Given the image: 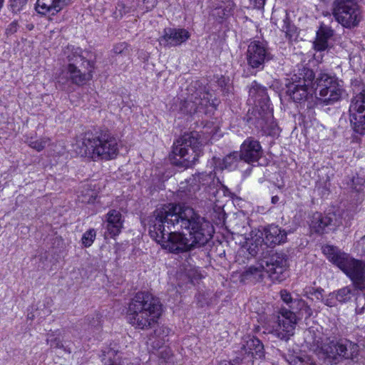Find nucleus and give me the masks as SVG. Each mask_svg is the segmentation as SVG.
<instances>
[{
	"label": "nucleus",
	"instance_id": "19",
	"mask_svg": "<svg viewBox=\"0 0 365 365\" xmlns=\"http://www.w3.org/2000/svg\"><path fill=\"white\" fill-rule=\"evenodd\" d=\"M264 238L262 240L268 246H275L287 241V232L278 225H270L264 229Z\"/></svg>",
	"mask_w": 365,
	"mask_h": 365
},
{
	"label": "nucleus",
	"instance_id": "5",
	"mask_svg": "<svg viewBox=\"0 0 365 365\" xmlns=\"http://www.w3.org/2000/svg\"><path fill=\"white\" fill-rule=\"evenodd\" d=\"M327 342L322 340L319 331L309 329L305 336V341L309 349L317 354H323L325 357L331 362L337 364L342 359L355 358L359 351V346L350 341L340 339L339 341H330Z\"/></svg>",
	"mask_w": 365,
	"mask_h": 365
},
{
	"label": "nucleus",
	"instance_id": "52",
	"mask_svg": "<svg viewBox=\"0 0 365 365\" xmlns=\"http://www.w3.org/2000/svg\"><path fill=\"white\" fill-rule=\"evenodd\" d=\"M217 365H234L229 361H220Z\"/></svg>",
	"mask_w": 365,
	"mask_h": 365
},
{
	"label": "nucleus",
	"instance_id": "16",
	"mask_svg": "<svg viewBox=\"0 0 365 365\" xmlns=\"http://www.w3.org/2000/svg\"><path fill=\"white\" fill-rule=\"evenodd\" d=\"M190 36L189 31L185 29L166 28L158 41L164 47L177 46L185 42Z\"/></svg>",
	"mask_w": 365,
	"mask_h": 365
},
{
	"label": "nucleus",
	"instance_id": "3",
	"mask_svg": "<svg viewBox=\"0 0 365 365\" xmlns=\"http://www.w3.org/2000/svg\"><path fill=\"white\" fill-rule=\"evenodd\" d=\"M73 147L78 155L93 161L112 160L118 154L117 139L108 130L85 132Z\"/></svg>",
	"mask_w": 365,
	"mask_h": 365
},
{
	"label": "nucleus",
	"instance_id": "6",
	"mask_svg": "<svg viewBox=\"0 0 365 365\" xmlns=\"http://www.w3.org/2000/svg\"><path fill=\"white\" fill-rule=\"evenodd\" d=\"M248 101L256 107L252 112V116L249 117L248 122L265 135H274L277 127L268 105L269 97L266 88L256 81L252 82L249 89Z\"/></svg>",
	"mask_w": 365,
	"mask_h": 365
},
{
	"label": "nucleus",
	"instance_id": "17",
	"mask_svg": "<svg viewBox=\"0 0 365 365\" xmlns=\"http://www.w3.org/2000/svg\"><path fill=\"white\" fill-rule=\"evenodd\" d=\"M240 160L252 163L258 161L262 155V149L259 142L252 138H247L241 145L239 152Z\"/></svg>",
	"mask_w": 365,
	"mask_h": 365
},
{
	"label": "nucleus",
	"instance_id": "54",
	"mask_svg": "<svg viewBox=\"0 0 365 365\" xmlns=\"http://www.w3.org/2000/svg\"><path fill=\"white\" fill-rule=\"evenodd\" d=\"M108 354L109 355H113V351H108Z\"/></svg>",
	"mask_w": 365,
	"mask_h": 365
},
{
	"label": "nucleus",
	"instance_id": "50",
	"mask_svg": "<svg viewBox=\"0 0 365 365\" xmlns=\"http://www.w3.org/2000/svg\"><path fill=\"white\" fill-rule=\"evenodd\" d=\"M313 289H316L314 288V287H309V288H307V290H306L307 294H309V295L314 296Z\"/></svg>",
	"mask_w": 365,
	"mask_h": 365
},
{
	"label": "nucleus",
	"instance_id": "24",
	"mask_svg": "<svg viewBox=\"0 0 365 365\" xmlns=\"http://www.w3.org/2000/svg\"><path fill=\"white\" fill-rule=\"evenodd\" d=\"M212 15L218 19H223L232 14L235 4L232 0H220L213 6Z\"/></svg>",
	"mask_w": 365,
	"mask_h": 365
},
{
	"label": "nucleus",
	"instance_id": "32",
	"mask_svg": "<svg viewBox=\"0 0 365 365\" xmlns=\"http://www.w3.org/2000/svg\"><path fill=\"white\" fill-rule=\"evenodd\" d=\"M50 143V138L42 137L38 139L31 138L28 140L29 147L38 152L43 150Z\"/></svg>",
	"mask_w": 365,
	"mask_h": 365
},
{
	"label": "nucleus",
	"instance_id": "37",
	"mask_svg": "<svg viewBox=\"0 0 365 365\" xmlns=\"http://www.w3.org/2000/svg\"><path fill=\"white\" fill-rule=\"evenodd\" d=\"M264 269V267H262V262H261L260 265L259 267H255L251 266L248 267L244 272H243V277L245 279H249L251 277H257L261 276L262 272Z\"/></svg>",
	"mask_w": 365,
	"mask_h": 365
},
{
	"label": "nucleus",
	"instance_id": "8",
	"mask_svg": "<svg viewBox=\"0 0 365 365\" xmlns=\"http://www.w3.org/2000/svg\"><path fill=\"white\" fill-rule=\"evenodd\" d=\"M314 90L318 93V101L325 105H332L341 100L344 90L338 80L327 73L320 72L314 81Z\"/></svg>",
	"mask_w": 365,
	"mask_h": 365
},
{
	"label": "nucleus",
	"instance_id": "18",
	"mask_svg": "<svg viewBox=\"0 0 365 365\" xmlns=\"http://www.w3.org/2000/svg\"><path fill=\"white\" fill-rule=\"evenodd\" d=\"M264 345L259 339L255 336H248L241 347L242 359L264 356Z\"/></svg>",
	"mask_w": 365,
	"mask_h": 365
},
{
	"label": "nucleus",
	"instance_id": "25",
	"mask_svg": "<svg viewBox=\"0 0 365 365\" xmlns=\"http://www.w3.org/2000/svg\"><path fill=\"white\" fill-rule=\"evenodd\" d=\"M334 31L329 26L322 25L317 32V38L314 42L317 51H324L328 48V40L333 36Z\"/></svg>",
	"mask_w": 365,
	"mask_h": 365
},
{
	"label": "nucleus",
	"instance_id": "39",
	"mask_svg": "<svg viewBox=\"0 0 365 365\" xmlns=\"http://www.w3.org/2000/svg\"><path fill=\"white\" fill-rule=\"evenodd\" d=\"M96 238V231L94 229H90L86 231L81 238L83 245L86 247H90Z\"/></svg>",
	"mask_w": 365,
	"mask_h": 365
},
{
	"label": "nucleus",
	"instance_id": "45",
	"mask_svg": "<svg viewBox=\"0 0 365 365\" xmlns=\"http://www.w3.org/2000/svg\"><path fill=\"white\" fill-rule=\"evenodd\" d=\"M280 297L283 302L289 304L292 301L291 294L287 290H282L280 292Z\"/></svg>",
	"mask_w": 365,
	"mask_h": 365
},
{
	"label": "nucleus",
	"instance_id": "30",
	"mask_svg": "<svg viewBox=\"0 0 365 365\" xmlns=\"http://www.w3.org/2000/svg\"><path fill=\"white\" fill-rule=\"evenodd\" d=\"M331 218L329 216H323L321 213L314 214L311 222V227L315 232H323L324 228L331 223Z\"/></svg>",
	"mask_w": 365,
	"mask_h": 365
},
{
	"label": "nucleus",
	"instance_id": "29",
	"mask_svg": "<svg viewBox=\"0 0 365 365\" xmlns=\"http://www.w3.org/2000/svg\"><path fill=\"white\" fill-rule=\"evenodd\" d=\"M198 175L196 174L186 180L185 182H181L180 187V190H182L181 192H185L186 196L192 197L200 188V183L198 182Z\"/></svg>",
	"mask_w": 365,
	"mask_h": 365
},
{
	"label": "nucleus",
	"instance_id": "22",
	"mask_svg": "<svg viewBox=\"0 0 365 365\" xmlns=\"http://www.w3.org/2000/svg\"><path fill=\"white\" fill-rule=\"evenodd\" d=\"M313 89L311 87L306 86L305 84L295 83L294 81H292L287 86V93L294 102L301 103L307 98L310 91Z\"/></svg>",
	"mask_w": 365,
	"mask_h": 365
},
{
	"label": "nucleus",
	"instance_id": "14",
	"mask_svg": "<svg viewBox=\"0 0 365 365\" xmlns=\"http://www.w3.org/2000/svg\"><path fill=\"white\" fill-rule=\"evenodd\" d=\"M212 94L205 90H197L192 93L189 100L184 102L182 110L190 115L197 112L205 111V109L211 104Z\"/></svg>",
	"mask_w": 365,
	"mask_h": 365
},
{
	"label": "nucleus",
	"instance_id": "7",
	"mask_svg": "<svg viewBox=\"0 0 365 365\" xmlns=\"http://www.w3.org/2000/svg\"><path fill=\"white\" fill-rule=\"evenodd\" d=\"M201 147L197 132L184 134L173 145V164L184 168L191 167L197 160Z\"/></svg>",
	"mask_w": 365,
	"mask_h": 365
},
{
	"label": "nucleus",
	"instance_id": "33",
	"mask_svg": "<svg viewBox=\"0 0 365 365\" xmlns=\"http://www.w3.org/2000/svg\"><path fill=\"white\" fill-rule=\"evenodd\" d=\"M289 362L291 365H317L314 360L308 355L293 356Z\"/></svg>",
	"mask_w": 365,
	"mask_h": 365
},
{
	"label": "nucleus",
	"instance_id": "11",
	"mask_svg": "<svg viewBox=\"0 0 365 365\" xmlns=\"http://www.w3.org/2000/svg\"><path fill=\"white\" fill-rule=\"evenodd\" d=\"M272 323L270 333L281 340L287 341L294 334L297 317L293 312L282 308L274 317Z\"/></svg>",
	"mask_w": 365,
	"mask_h": 365
},
{
	"label": "nucleus",
	"instance_id": "2",
	"mask_svg": "<svg viewBox=\"0 0 365 365\" xmlns=\"http://www.w3.org/2000/svg\"><path fill=\"white\" fill-rule=\"evenodd\" d=\"M323 252L328 259L341 269L351 280L353 287L346 286L336 291L337 302L344 304L350 302L353 297L359 296L357 290L365 289V264L360 260L351 258L336 247L327 245Z\"/></svg>",
	"mask_w": 365,
	"mask_h": 365
},
{
	"label": "nucleus",
	"instance_id": "43",
	"mask_svg": "<svg viewBox=\"0 0 365 365\" xmlns=\"http://www.w3.org/2000/svg\"><path fill=\"white\" fill-rule=\"evenodd\" d=\"M19 28V24L16 21L10 23L6 29L5 34L7 36L14 34Z\"/></svg>",
	"mask_w": 365,
	"mask_h": 365
},
{
	"label": "nucleus",
	"instance_id": "10",
	"mask_svg": "<svg viewBox=\"0 0 365 365\" xmlns=\"http://www.w3.org/2000/svg\"><path fill=\"white\" fill-rule=\"evenodd\" d=\"M333 15L346 28L356 26L360 21L359 6L354 0H334Z\"/></svg>",
	"mask_w": 365,
	"mask_h": 365
},
{
	"label": "nucleus",
	"instance_id": "9",
	"mask_svg": "<svg viewBox=\"0 0 365 365\" xmlns=\"http://www.w3.org/2000/svg\"><path fill=\"white\" fill-rule=\"evenodd\" d=\"M352 86L355 96L349 106V120L354 131L362 135L365 134V89L359 81Z\"/></svg>",
	"mask_w": 365,
	"mask_h": 365
},
{
	"label": "nucleus",
	"instance_id": "42",
	"mask_svg": "<svg viewBox=\"0 0 365 365\" xmlns=\"http://www.w3.org/2000/svg\"><path fill=\"white\" fill-rule=\"evenodd\" d=\"M323 303L329 307H334L336 305V294L335 292L329 293L325 298H323Z\"/></svg>",
	"mask_w": 365,
	"mask_h": 365
},
{
	"label": "nucleus",
	"instance_id": "12",
	"mask_svg": "<svg viewBox=\"0 0 365 365\" xmlns=\"http://www.w3.org/2000/svg\"><path fill=\"white\" fill-rule=\"evenodd\" d=\"M288 267L287 255L284 252H274L264 258L262 267L273 280L282 281Z\"/></svg>",
	"mask_w": 365,
	"mask_h": 365
},
{
	"label": "nucleus",
	"instance_id": "15",
	"mask_svg": "<svg viewBox=\"0 0 365 365\" xmlns=\"http://www.w3.org/2000/svg\"><path fill=\"white\" fill-rule=\"evenodd\" d=\"M82 71L76 64L69 63L66 68V78L72 83L77 86H83L89 81L93 77V63L91 61H86Z\"/></svg>",
	"mask_w": 365,
	"mask_h": 365
},
{
	"label": "nucleus",
	"instance_id": "35",
	"mask_svg": "<svg viewBox=\"0 0 365 365\" xmlns=\"http://www.w3.org/2000/svg\"><path fill=\"white\" fill-rule=\"evenodd\" d=\"M240 160L239 152L235 151L227 155L223 159V168L226 169L232 168L235 164Z\"/></svg>",
	"mask_w": 365,
	"mask_h": 365
},
{
	"label": "nucleus",
	"instance_id": "13",
	"mask_svg": "<svg viewBox=\"0 0 365 365\" xmlns=\"http://www.w3.org/2000/svg\"><path fill=\"white\" fill-rule=\"evenodd\" d=\"M271 58V54L264 43L254 41L248 45L246 60L251 68L262 70L265 62Z\"/></svg>",
	"mask_w": 365,
	"mask_h": 365
},
{
	"label": "nucleus",
	"instance_id": "21",
	"mask_svg": "<svg viewBox=\"0 0 365 365\" xmlns=\"http://www.w3.org/2000/svg\"><path fill=\"white\" fill-rule=\"evenodd\" d=\"M106 230L110 237L119 235L123 227V220L122 214L119 210H110L105 216Z\"/></svg>",
	"mask_w": 365,
	"mask_h": 365
},
{
	"label": "nucleus",
	"instance_id": "49",
	"mask_svg": "<svg viewBox=\"0 0 365 365\" xmlns=\"http://www.w3.org/2000/svg\"><path fill=\"white\" fill-rule=\"evenodd\" d=\"M248 230V226L243 225L242 228L240 227H236V232L237 234L244 235H246L247 231Z\"/></svg>",
	"mask_w": 365,
	"mask_h": 365
},
{
	"label": "nucleus",
	"instance_id": "55",
	"mask_svg": "<svg viewBox=\"0 0 365 365\" xmlns=\"http://www.w3.org/2000/svg\"><path fill=\"white\" fill-rule=\"evenodd\" d=\"M363 298L365 299V294H363Z\"/></svg>",
	"mask_w": 365,
	"mask_h": 365
},
{
	"label": "nucleus",
	"instance_id": "28",
	"mask_svg": "<svg viewBox=\"0 0 365 365\" xmlns=\"http://www.w3.org/2000/svg\"><path fill=\"white\" fill-rule=\"evenodd\" d=\"M169 329L164 327H160L155 329L153 335L149 338L150 345L155 349L161 348L165 341H168Z\"/></svg>",
	"mask_w": 365,
	"mask_h": 365
},
{
	"label": "nucleus",
	"instance_id": "26",
	"mask_svg": "<svg viewBox=\"0 0 365 365\" xmlns=\"http://www.w3.org/2000/svg\"><path fill=\"white\" fill-rule=\"evenodd\" d=\"M315 80L316 78L313 71L306 67L299 68L298 72L292 78V81H294L295 83L305 84L306 86L312 88H314L316 86V84H314Z\"/></svg>",
	"mask_w": 365,
	"mask_h": 365
},
{
	"label": "nucleus",
	"instance_id": "53",
	"mask_svg": "<svg viewBox=\"0 0 365 365\" xmlns=\"http://www.w3.org/2000/svg\"><path fill=\"white\" fill-rule=\"evenodd\" d=\"M307 312L309 316L311 315V308L309 307H307Z\"/></svg>",
	"mask_w": 365,
	"mask_h": 365
},
{
	"label": "nucleus",
	"instance_id": "23",
	"mask_svg": "<svg viewBox=\"0 0 365 365\" xmlns=\"http://www.w3.org/2000/svg\"><path fill=\"white\" fill-rule=\"evenodd\" d=\"M64 53L66 55L68 62L76 65L80 63L81 66H84L86 61H90L88 59L89 53L83 51L79 47L68 46L64 51Z\"/></svg>",
	"mask_w": 365,
	"mask_h": 365
},
{
	"label": "nucleus",
	"instance_id": "46",
	"mask_svg": "<svg viewBox=\"0 0 365 365\" xmlns=\"http://www.w3.org/2000/svg\"><path fill=\"white\" fill-rule=\"evenodd\" d=\"M356 313L357 314H361L364 313V309H365V304L362 306H361V302H360V298H359V296L356 297Z\"/></svg>",
	"mask_w": 365,
	"mask_h": 365
},
{
	"label": "nucleus",
	"instance_id": "1",
	"mask_svg": "<svg viewBox=\"0 0 365 365\" xmlns=\"http://www.w3.org/2000/svg\"><path fill=\"white\" fill-rule=\"evenodd\" d=\"M150 237L163 249L178 254L205 246L212 227L192 207L170 203L157 208L148 218Z\"/></svg>",
	"mask_w": 365,
	"mask_h": 365
},
{
	"label": "nucleus",
	"instance_id": "41",
	"mask_svg": "<svg viewBox=\"0 0 365 365\" xmlns=\"http://www.w3.org/2000/svg\"><path fill=\"white\" fill-rule=\"evenodd\" d=\"M46 343L47 344H50L51 348H63L61 340L58 337H56L53 333L47 334Z\"/></svg>",
	"mask_w": 365,
	"mask_h": 365
},
{
	"label": "nucleus",
	"instance_id": "51",
	"mask_svg": "<svg viewBox=\"0 0 365 365\" xmlns=\"http://www.w3.org/2000/svg\"><path fill=\"white\" fill-rule=\"evenodd\" d=\"M279 200V197L277 195H274L272 197V202L273 204H277Z\"/></svg>",
	"mask_w": 365,
	"mask_h": 365
},
{
	"label": "nucleus",
	"instance_id": "48",
	"mask_svg": "<svg viewBox=\"0 0 365 365\" xmlns=\"http://www.w3.org/2000/svg\"><path fill=\"white\" fill-rule=\"evenodd\" d=\"M323 292L324 289L321 287L313 289L314 296L317 298V299L321 300L322 302L323 300Z\"/></svg>",
	"mask_w": 365,
	"mask_h": 365
},
{
	"label": "nucleus",
	"instance_id": "44",
	"mask_svg": "<svg viewBox=\"0 0 365 365\" xmlns=\"http://www.w3.org/2000/svg\"><path fill=\"white\" fill-rule=\"evenodd\" d=\"M113 52L116 54H124L128 51V46L125 43H120L113 47Z\"/></svg>",
	"mask_w": 365,
	"mask_h": 365
},
{
	"label": "nucleus",
	"instance_id": "34",
	"mask_svg": "<svg viewBox=\"0 0 365 365\" xmlns=\"http://www.w3.org/2000/svg\"><path fill=\"white\" fill-rule=\"evenodd\" d=\"M281 29L285 33L286 36L289 37V38L296 36L297 28L294 24H291L287 14L285 15V17L283 19V24L281 26Z\"/></svg>",
	"mask_w": 365,
	"mask_h": 365
},
{
	"label": "nucleus",
	"instance_id": "31",
	"mask_svg": "<svg viewBox=\"0 0 365 365\" xmlns=\"http://www.w3.org/2000/svg\"><path fill=\"white\" fill-rule=\"evenodd\" d=\"M246 241V247L249 254L252 257H255L259 252L260 247L262 244V239L260 236L256 237L255 240L249 239L245 237Z\"/></svg>",
	"mask_w": 365,
	"mask_h": 365
},
{
	"label": "nucleus",
	"instance_id": "38",
	"mask_svg": "<svg viewBox=\"0 0 365 365\" xmlns=\"http://www.w3.org/2000/svg\"><path fill=\"white\" fill-rule=\"evenodd\" d=\"M138 8L144 11L152 10L158 3V0H136Z\"/></svg>",
	"mask_w": 365,
	"mask_h": 365
},
{
	"label": "nucleus",
	"instance_id": "36",
	"mask_svg": "<svg viewBox=\"0 0 365 365\" xmlns=\"http://www.w3.org/2000/svg\"><path fill=\"white\" fill-rule=\"evenodd\" d=\"M31 0H10L11 11L14 14H18L26 9L27 4Z\"/></svg>",
	"mask_w": 365,
	"mask_h": 365
},
{
	"label": "nucleus",
	"instance_id": "47",
	"mask_svg": "<svg viewBox=\"0 0 365 365\" xmlns=\"http://www.w3.org/2000/svg\"><path fill=\"white\" fill-rule=\"evenodd\" d=\"M266 0H250L251 4L256 9H261L264 8Z\"/></svg>",
	"mask_w": 365,
	"mask_h": 365
},
{
	"label": "nucleus",
	"instance_id": "27",
	"mask_svg": "<svg viewBox=\"0 0 365 365\" xmlns=\"http://www.w3.org/2000/svg\"><path fill=\"white\" fill-rule=\"evenodd\" d=\"M137 8L136 0H118L113 16L116 19H120L125 14L135 11Z\"/></svg>",
	"mask_w": 365,
	"mask_h": 365
},
{
	"label": "nucleus",
	"instance_id": "20",
	"mask_svg": "<svg viewBox=\"0 0 365 365\" xmlns=\"http://www.w3.org/2000/svg\"><path fill=\"white\" fill-rule=\"evenodd\" d=\"M69 0H37L36 11L42 15H55L61 11Z\"/></svg>",
	"mask_w": 365,
	"mask_h": 365
},
{
	"label": "nucleus",
	"instance_id": "40",
	"mask_svg": "<svg viewBox=\"0 0 365 365\" xmlns=\"http://www.w3.org/2000/svg\"><path fill=\"white\" fill-rule=\"evenodd\" d=\"M198 182L200 183V186H210L214 182L215 175L212 173H198Z\"/></svg>",
	"mask_w": 365,
	"mask_h": 365
},
{
	"label": "nucleus",
	"instance_id": "4",
	"mask_svg": "<svg viewBox=\"0 0 365 365\" xmlns=\"http://www.w3.org/2000/svg\"><path fill=\"white\" fill-rule=\"evenodd\" d=\"M162 305L153 294L138 292L129 303L127 319L135 329H148L157 323L161 315Z\"/></svg>",
	"mask_w": 365,
	"mask_h": 365
}]
</instances>
